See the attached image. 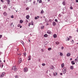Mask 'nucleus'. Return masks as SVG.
<instances>
[{"label": "nucleus", "instance_id": "nucleus-1", "mask_svg": "<svg viewBox=\"0 0 78 78\" xmlns=\"http://www.w3.org/2000/svg\"><path fill=\"white\" fill-rule=\"evenodd\" d=\"M23 71H24V72L25 73H26V72H27L28 71V68L25 67L24 68Z\"/></svg>", "mask_w": 78, "mask_h": 78}, {"label": "nucleus", "instance_id": "nucleus-2", "mask_svg": "<svg viewBox=\"0 0 78 78\" xmlns=\"http://www.w3.org/2000/svg\"><path fill=\"white\" fill-rule=\"evenodd\" d=\"M12 71H15V72H16L17 70V68L16 67L14 66L12 67Z\"/></svg>", "mask_w": 78, "mask_h": 78}, {"label": "nucleus", "instance_id": "nucleus-3", "mask_svg": "<svg viewBox=\"0 0 78 78\" xmlns=\"http://www.w3.org/2000/svg\"><path fill=\"white\" fill-rule=\"evenodd\" d=\"M62 70L63 73V74H65V73H66V72L67 71V68L66 67H64V68H63Z\"/></svg>", "mask_w": 78, "mask_h": 78}, {"label": "nucleus", "instance_id": "nucleus-4", "mask_svg": "<svg viewBox=\"0 0 78 78\" xmlns=\"http://www.w3.org/2000/svg\"><path fill=\"white\" fill-rule=\"evenodd\" d=\"M5 73H2L0 75V78H3V76H5Z\"/></svg>", "mask_w": 78, "mask_h": 78}, {"label": "nucleus", "instance_id": "nucleus-5", "mask_svg": "<svg viewBox=\"0 0 78 78\" xmlns=\"http://www.w3.org/2000/svg\"><path fill=\"white\" fill-rule=\"evenodd\" d=\"M33 22L32 21L31 23H29L28 26H29V27H30V25H33Z\"/></svg>", "mask_w": 78, "mask_h": 78}, {"label": "nucleus", "instance_id": "nucleus-6", "mask_svg": "<svg viewBox=\"0 0 78 78\" xmlns=\"http://www.w3.org/2000/svg\"><path fill=\"white\" fill-rule=\"evenodd\" d=\"M47 33H48V34H51V31L50 30H48L47 31Z\"/></svg>", "mask_w": 78, "mask_h": 78}, {"label": "nucleus", "instance_id": "nucleus-7", "mask_svg": "<svg viewBox=\"0 0 78 78\" xmlns=\"http://www.w3.org/2000/svg\"><path fill=\"white\" fill-rule=\"evenodd\" d=\"M22 58H20V59H19V60L18 61V63L19 64L21 63V62H22Z\"/></svg>", "mask_w": 78, "mask_h": 78}, {"label": "nucleus", "instance_id": "nucleus-8", "mask_svg": "<svg viewBox=\"0 0 78 78\" xmlns=\"http://www.w3.org/2000/svg\"><path fill=\"white\" fill-rule=\"evenodd\" d=\"M50 68L51 69H55V67L52 65L50 66Z\"/></svg>", "mask_w": 78, "mask_h": 78}, {"label": "nucleus", "instance_id": "nucleus-9", "mask_svg": "<svg viewBox=\"0 0 78 78\" xmlns=\"http://www.w3.org/2000/svg\"><path fill=\"white\" fill-rule=\"evenodd\" d=\"M31 57L30 56H29L28 57V61H30L31 60Z\"/></svg>", "mask_w": 78, "mask_h": 78}, {"label": "nucleus", "instance_id": "nucleus-10", "mask_svg": "<svg viewBox=\"0 0 78 78\" xmlns=\"http://www.w3.org/2000/svg\"><path fill=\"white\" fill-rule=\"evenodd\" d=\"M53 75H54V76H57V73H56L55 72H54L53 73Z\"/></svg>", "mask_w": 78, "mask_h": 78}, {"label": "nucleus", "instance_id": "nucleus-11", "mask_svg": "<svg viewBox=\"0 0 78 78\" xmlns=\"http://www.w3.org/2000/svg\"><path fill=\"white\" fill-rule=\"evenodd\" d=\"M56 25V22H54L52 23V25L53 26H55Z\"/></svg>", "mask_w": 78, "mask_h": 78}, {"label": "nucleus", "instance_id": "nucleus-12", "mask_svg": "<svg viewBox=\"0 0 78 78\" xmlns=\"http://www.w3.org/2000/svg\"><path fill=\"white\" fill-rule=\"evenodd\" d=\"M70 55L71 54L69 53L67 54L66 56L68 57H69V56H70Z\"/></svg>", "mask_w": 78, "mask_h": 78}, {"label": "nucleus", "instance_id": "nucleus-13", "mask_svg": "<svg viewBox=\"0 0 78 78\" xmlns=\"http://www.w3.org/2000/svg\"><path fill=\"white\" fill-rule=\"evenodd\" d=\"M26 19H29V18H30V15H27L26 16Z\"/></svg>", "mask_w": 78, "mask_h": 78}, {"label": "nucleus", "instance_id": "nucleus-14", "mask_svg": "<svg viewBox=\"0 0 78 78\" xmlns=\"http://www.w3.org/2000/svg\"><path fill=\"white\" fill-rule=\"evenodd\" d=\"M3 14L4 16H6L7 15V13H6V12H4L3 13Z\"/></svg>", "mask_w": 78, "mask_h": 78}, {"label": "nucleus", "instance_id": "nucleus-15", "mask_svg": "<svg viewBox=\"0 0 78 78\" xmlns=\"http://www.w3.org/2000/svg\"><path fill=\"white\" fill-rule=\"evenodd\" d=\"M3 64L1 63L0 64V67H1V68H2L3 67Z\"/></svg>", "mask_w": 78, "mask_h": 78}, {"label": "nucleus", "instance_id": "nucleus-16", "mask_svg": "<svg viewBox=\"0 0 78 78\" xmlns=\"http://www.w3.org/2000/svg\"><path fill=\"white\" fill-rule=\"evenodd\" d=\"M23 20H20V23H23Z\"/></svg>", "mask_w": 78, "mask_h": 78}, {"label": "nucleus", "instance_id": "nucleus-17", "mask_svg": "<svg viewBox=\"0 0 78 78\" xmlns=\"http://www.w3.org/2000/svg\"><path fill=\"white\" fill-rule=\"evenodd\" d=\"M73 68H74V66H70V69L71 70H73Z\"/></svg>", "mask_w": 78, "mask_h": 78}, {"label": "nucleus", "instance_id": "nucleus-18", "mask_svg": "<svg viewBox=\"0 0 78 78\" xmlns=\"http://www.w3.org/2000/svg\"><path fill=\"white\" fill-rule=\"evenodd\" d=\"M71 64H72V65H74V64H75V62H74V61H72L71 62Z\"/></svg>", "mask_w": 78, "mask_h": 78}, {"label": "nucleus", "instance_id": "nucleus-19", "mask_svg": "<svg viewBox=\"0 0 78 78\" xmlns=\"http://www.w3.org/2000/svg\"><path fill=\"white\" fill-rule=\"evenodd\" d=\"M62 4L64 5V6H65V5H66V2H65V1L63 2Z\"/></svg>", "mask_w": 78, "mask_h": 78}, {"label": "nucleus", "instance_id": "nucleus-20", "mask_svg": "<svg viewBox=\"0 0 78 78\" xmlns=\"http://www.w3.org/2000/svg\"><path fill=\"white\" fill-rule=\"evenodd\" d=\"M10 0H7V2L8 3V5H9V3H10Z\"/></svg>", "mask_w": 78, "mask_h": 78}, {"label": "nucleus", "instance_id": "nucleus-21", "mask_svg": "<svg viewBox=\"0 0 78 78\" xmlns=\"http://www.w3.org/2000/svg\"><path fill=\"white\" fill-rule=\"evenodd\" d=\"M61 66L62 68H63V67H64V63L62 64Z\"/></svg>", "mask_w": 78, "mask_h": 78}, {"label": "nucleus", "instance_id": "nucleus-22", "mask_svg": "<svg viewBox=\"0 0 78 78\" xmlns=\"http://www.w3.org/2000/svg\"><path fill=\"white\" fill-rule=\"evenodd\" d=\"M39 16H37V17H35V20H37L38 19H39Z\"/></svg>", "mask_w": 78, "mask_h": 78}, {"label": "nucleus", "instance_id": "nucleus-23", "mask_svg": "<svg viewBox=\"0 0 78 78\" xmlns=\"http://www.w3.org/2000/svg\"><path fill=\"white\" fill-rule=\"evenodd\" d=\"M78 61V58H76L75 59V62L76 63V62H77V61Z\"/></svg>", "mask_w": 78, "mask_h": 78}, {"label": "nucleus", "instance_id": "nucleus-24", "mask_svg": "<svg viewBox=\"0 0 78 78\" xmlns=\"http://www.w3.org/2000/svg\"><path fill=\"white\" fill-rule=\"evenodd\" d=\"M54 37H55V38H56V37H57V35L56 34H54L53 35Z\"/></svg>", "mask_w": 78, "mask_h": 78}, {"label": "nucleus", "instance_id": "nucleus-25", "mask_svg": "<svg viewBox=\"0 0 78 78\" xmlns=\"http://www.w3.org/2000/svg\"><path fill=\"white\" fill-rule=\"evenodd\" d=\"M44 37H47L48 35L47 34H45L44 35Z\"/></svg>", "mask_w": 78, "mask_h": 78}, {"label": "nucleus", "instance_id": "nucleus-26", "mask_svg": "<svg viewBox=\"0 0 78 78\" xmlns=\"http://www.w3.org/2000/svg\"><path fill=\"white\" fill-rule=\"evenodd\" d=\"M69 40H70V38H68L67 39V38L66 39V41H69Z\"/></svg>", "mask_w": 78, "mask_h": 78}, {"label": "nucleus", "instance_id": "nucleus-27", "mask_svg": "<svg viewBox=\"0 0 78 78\" xmlns=\"http://www.w3.org/2000/svg\"><path fill=\"white\" fill-rule=\"evenodd\" d=\"M59 43L58 41L56 42V45H59Z\"/></svg>", "mask_w": 78, "mask_h": 78}, {"label": "nucleus", "instance_id": "nucleus-28", "mask_svg": "<svg viewBox=\"0 0 78 78\" xmlns=\"http://www.w3.org/2000/svg\"><path fill=\"white\" fill-rule=\"evenodd\" d=\"M43 12H44V11L43 10H42L41 12V14H43Z\"/></svg>", "mask_w": 78, "mask_h": 78}, {"label": "nucleus", "instance_id": "nucleus-29", "mask_svg": "<svg viewBox=\"0 0 78 78\" xmlns=\"http://www.w3.org/2000/svg\"><path fill=\"white\" fill-rule=\"evenodd\" d=\"M60 56H62V55H63V54H62V52H60Z\"/></svg>", "mask_w": 78, "mask_h": 78}, {"label": "nucleus", "instance_id": "nucleus-30", "mask_svg": "<svg viewBox=\"0 0 78 78\" xmlns=\"http://www.w3.org/2000/svg\"><path fill=\"white\" fill-rule=\"evenodd\" d=\"M48 50H49V51L51 50V48H48Z\"/></svg>", "mask_w": 78, "mask_h": 78}, {"label": "nucleus", "instance_id": "nucleus-31", "mask_svg": "<svg viewBox=\"0 0 78 78\" xmlns=\"http://www.w3.org/2000/svg\"><path fill=\"white\" fill-rule=\"evenodd\" d=\"M39 3H42V0H40L39 2Z\"/></svg>", "mask_w": 78, "mask_h": 78}, {"label": "nucleus", "instance_id": "nucleus-32", "mask_svg": "<svg viewBox=\"0 0 78 78\" xmlns=\"http://www.w3.org/2000/svg\"><path fill=\"white\" fill-rule=\"evenodd\" d=\"M36 3V1H34L33 2V4L34 5H35V3Z\"/></svg>", "mask_w": 78, "mask_h": 78}, {"label": "nucleus", "instance_id": "nucleus-33", "mask_svg": "<svg viewBox=\"0 0 78 78\" xmlns=\"http://www.w3.org/2000/svg\"><path fill=\"white\" fill-rule=\"evenodd\" d=\"M42 66H45V63H42Z\"/></svg>", "mask_w": 78, "mask_h": 78}, {"label": "nucleus", "instance_id": "nucleus-34", "mask_svg": "<svg viewBox=\"0 0 78 78\" xmlns=\"http://www.w3.org/2000/svg\"><path fill=\"white\" fill-rule=\"evenodd\" d=\"M71 42L73 44L74 43V41H73V40H72V41H71Z\"/></svg>", "mask_w": 78, "mask_h": 78}, {"label": "nucleus", "instance_id": "nucleus-35", "mask_svg": "<svg viewBox=\"0 0 78 78\" xmlns=\"http://www.w3.org/2000/svg\"><path fill=\"white\" fill-rule=\"evenodd\" d=\"M19 78V76L17 75L15 76V78Z\"/></svg>", "mask_w": 78, "mask_h": 78}, {"label": "nucleus", "instance_id": "nucleus-36", "mask_svg": "<svg viewBox=\"0 0 78 78\" xmlns=\"http://www.w3.org/2000/svg\"><path fill=\"white\" fill-rule=\"evenodd\" d=\"M21 43H22V44H23V45H24V43L23 42V41H21Z\"/></svg>", "mask_w": 78, "mask_h": 78}, {"label": "nucleus", "instance_id": "nucleus-37", "mask_svg": "<svg viewBox=\"0 0 78 78\" xmlns=\"http://www.w3.org/2000/svg\"><path fill=\"white\" fill-rule=\"evenodd\" d=\"M55 21L56 22H57V23L58 22V20L56 19L55 20Z\"/></svg>", "mask_w": 78, "mask_h": 78}, {"label": "nucleus", "instance_id": "nucleus-38", "mask_svg": "<svg viewBox=\"0 0 78 78\" xmlns=\"http://www.w3.org/2000/svg\"><path fill=\"white\" fill-rule=\"evenodd\" d=\"M11 18H14V16H13V15H12V16H11Z\"/></svg>", "mask_w": 78, "mask_h": 78}, {"label": "nucleus", "instance_id": "nucleus-39", "mask_svg": "<svg viewBox=\"0 0 78 78\" xmlns=\"http://www.w3.org/2000/svg\"><path fill=\"white\" fill-rule=\"evenodd\" d=\"M23 55L24 56H26V55H27V54L26 53H24Z\"/></svg>", "mask_w": 78, "mask_h": 78}, {"label": "nucleus", "instance_id": "nucleus-40", "mask_svg": "<svg viewBox=\"0 0 78 78\" xmlns=\"http://www.w3.org/2000/svg\"><path fill=\"white\" fill-rule=\"evenodd\" d=\"M70 9H73V7H72V6H71L70 7Z\"/></svg>", "mask_w": 78, "mask_h": 78}, {"label": "nucleus", "instance_id": "nucleus-41", "mask_svg": "<svg viewBox=\"0 0 78 78\" xmlns=\"http://www.w3.org/2000/svg\"><path fill=\"white\" fill-rule=\"evenodd\" d=\"M41 51H42V52H44V49H41Z\"/></svg>", "mask_w": 78, "mask_h": 78}, {"label": "nucleus", "instance_id": "nucleus-42", "mask_svg": "<svg viewBox=\"0 0 78 78\" xmlns=\"http://www.w3.org/2000/svg\"><path fill=\"white\" fill-rule=\"evenodd\" d=\"M6 6V5H4V7H3V9H5V8Z\"/></svg>", "mask_w": 78, "mask_h": 78}, {"label": "nucleus", "instance_id": "nucleus-43", "mask_svg": "<svg viewBox=\"0 0 78 78\" xmlns=\"http://www.w3.org/2000/svg\"><path fill=\"white\" fill-rule=\"evenodd\" d=\"M2 37V35H0V39H1Z\"/></svg>", "mask_w": 78, "mask_h": 78}, {"label": "nucleus", "instance_id": "nucleus-44", "mask_svg": "<svg viewBox=\"0 0 78 78\" xmlns=\"http://www.w3.org/2000/svg\"><path fill=\"white\" fill-rule=\"evenodd\" d=\"M27 2H31V0H26Z\"/></svg>", "mask_w": 78, "mask_h": 78}, {"label": "nucleus", "instance_id": "nucleus-45", "mask_svg": "<svg viewBox=\"0 0 78 78\" xmlns=\"http://www.w3.org/2000/svg\"><path fill=\"white\" fill-rule=\"evenodd\" d=\"M28 9H29V8L28 7H27L26 8V10H28Z\"/></svg>", "mask_w": 78, "mask_h": 78}, {"label": "nucleus", "instance_id": "nucleus-46", "mask_svg": "<svg viewBox=\"0 0 78 78\" xmlns=\"http://www.w3.org/2000/svg\"><path fill=\"white\" fill-rule=\"evenodd\" d=\"M60 75H62V73H60Z\"/></svg>", "mask_w": 78, "mask_h": 78}, {"label": "nucleus", "instance_id": "nucleus-47", "mask_svg": "<svg viewBox=\"0 0 78 78\" xmlns=\"http://www.w3.org/2000/svg\"><path fill=\"white\" fill-rule=\"evenodd\" d=\"M58 16L59 17H61V14H59L58 15Z\"/></svg>", "mask_w": 78, "mask_h": 78}, {"label": "nucleus", "instance_id": "nucleus-48", "mask_svg": "<svg viewBox=\"0 0 78 78\" xmlns=\"http://www.w3.org/2000/svg\"><path fill=\"white\" fill-rule=\"evenodd\" d=\"M64 47H62V49L63 50V49H64Z\"/></svg>", "mask_w": 78, "mask_h": 78}, {"label": "nucleus", "instance_id": "nucleus-49", "mask_svg": "<svg viewBox=\"0 0 78 78\" xmlns=\"http://www.w3.org/2000/svg\"><path fill=\"white\" fill-rule=\"evenodd\" d=\"M7 6L6 5V6H5V9H7Z\"/></svg>", "mask_w": 78, "mask_h": 78}, {"label": "nucleus", "instance_id": "nucleus-50", "mask_svg": "<svg viewBox=\"0 0 78 78\" xmlns=\"http://www.w3.org/2000/svg\"><path fill=\"white\" fill-rule=\"evenodd\" d=\"M12 24H13V23H11V24H10V25H11V26L12 25Z\"/></svg>", "mask_w": 78, "mask_h": 78}, {"label": "nucleus", "instance_id": "nucleus-51", "mask_svg": "<svg viewBox=\"0 0 78 78\" xmlns=\"http://www.w3.org/2000/svg\"><path fill=\"white\" fill-rule=\"evenodd\" d=\"M20 24H18V27H20Z\"/></svg>", "mask_w": 78, "mask_h": 78}, {"label": "nucleus", "instance_id": "nucleus-52", "mask_svg": "<svg viewBox=\"0 0 78 78\" xmlns=\"http://www.w3.org/2000/svg\"><path fill=\"white\" fill-rule=\"evenodd\" d=\"M76 3H78V0H76Z\"/></svg>", "mask_w": 78, "mask_h": 78}, {"label": "nucleus", "instance_id": "nucleus-53", "mask_svg": "<svg viewBox=\"0 0 78 78\" xmlns=\"http://www.w3.org/2000/svg\"><path fill=\"white\" fill-rule=\"evenodd\" d=\"M62 14H65V12H62Z\"/></svg>", "mask_w": 78, "mask_h": 78}, {"label": "nucleus", "instance_id": "nucleus-54", "mask_svg": "<svg viewBox=\"0 0 78 78\" xmlns=\"http://www.w3.org/2000/svg\"><path fill=\"white\" fill-rule=\"evenodd\" d=\"M3 0H1V2H2V3H3V2H4L3 1Z\"/></svg>", "mask_w": 78, "mask_h": 78}, {"label": "nucleus", "instance_id": "nucleus-55", "mask_svg": "<svg viewBox=\"0 0 78 78\" xmlns=\"http://www.w3.org/2000/svg\"><path fill=\"white\" fill-rule=\"evenodd\" d=\"M45 47H46L45 46H44V49H45Z\"/></svg>", "mask_w": 78, "mask_h": 78}, {"label": "nucleus", "instance_id": "nucleus-56", "mask_svg": "<svg viewBox=\"0 0 78 78\" xmlns=\"http://www.w3.org/2000/svg\"><path fill=\"white\" fill-rule=\"evenodd\" d=\"M38 61H39V62H40L41 61V59H39L38 60Z\"/></svg>", "mask_w": 78, "mask_h": 78}, {"label": "nucleus", "instance_id": "nucleus-57", "mask_svg": "<svg viewBox=\"0 0 78 78\" xmlns=\"http://www.w3.org/2000/svg\"><path fill=\"white\" fill-rule=\"evenodd\" d=\"M44 26H42V27H41V28H44Z\"/></svg>", "mask_w": 78, "mask_h": 78}, {"label": "nucleus", "instance_id": "nucleus-58", "mask_svg": "<svg viewBox=\"0 0 78 78\" xmlns=\"http://www.w3.org/2000/svg\"><path fill=\"white\" fill-rule=\"evenodd\" d=\"M17 50H19V48H17Z\"/></svg>", "mask_w": 78, "mask_h": 78}, {"label": "nucleus", "instance_id": "nucleus-59", "mask_svg": "<svg viewBox=\"0 0 78 78\" xmlns=\"http://www.w3.org/2000/svg\"><path fill=\"white\" fill-rule=\"evenodd\" d=\"M69 37H71V38H72V37L69 36Z\"/></svg>", "mask_w": 78, "mask_h": 78}, {"label": "nucleus", "instance_id": "nucleus-60", "mask_svg": "<svg viewBox=\"0 0 78 78\" xmlns=\"http://www.w3.org/2000/svg\"><path fill=\"white\" fill-rule=\"evenodd\" d=\"M25 22H28V20H27L25 21Z\"/></svg>", "mask_w": 78, "mask_h": 78}, {"label": "nucleus", "instance_id": "nucleus-61", "mask_svg": "<svg viewBox=\"0 0 78 78\" xmlns=\"http://www.w3.org/2000/svg\"><path fill=\"white\" fill-rule=\"evenodd\" d=\"M77 30L76 31H77V32H78V29H77Z\"/></svg>", "mask_w": 78, "mask_h": 78}, {"label": "nucleus", "instance_id": "nucleus-62", "mask_svg": "<svg viewBox=\"0 0 78 78\" xmlns=\"http://www.w3.org/2000/svg\"><path fill=\"white\" fill-rule=\"evenodd\" d=\"M50 0H48V2H50Z\"/></svg>", "mask_w": 78, "mask_h": 78}, {"label": "nucleus", "instance_id": "nucleus-63", "mask_svg": "<svg viewBox=\"0 0 78 78\" xmlns=\"http://www.w3.org/2000/svg\"><path fill=\"white\" fill-rule=\"evenodd\" d=\"M18 55H21V54L20 53L19 54H18Z\"/></svg>", "mask_w": 78, "mask_h": 78}, {"label": "nucleus", "instance_id": "nucleus-64", "mask_svg": "<svg viewBox=\"0 0 78 78\" xmlns=\"http://www.w3.org/2000/svg\"><path fill=\"white\" fill-rule=\"evenodd\" d=\"M72 58H70V61H72Z\"/></svg>", "mask_w": 78, "mask_h": 78}]
</instances>
